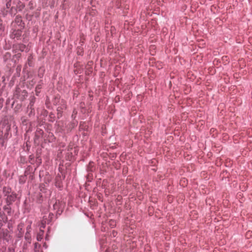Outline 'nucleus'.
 <instances>
[{"label":"nucleus","instance_id":"17","mask_svg":"<svg viewBox=\"0 0 252 252\" xmlns=\"http://www.w3.org/2000/svg\"><path fill=\"white\" fill-rule=\"evenodd\" d=\"M30 105L32 106V102L30 103Z\"/></svg>","mask_w":252,"mask_h":252},{"label":"nucleus","instance_id":"2","mask_svg":"<svg viewBox=\"0 0 252 252\" xmlns=\"http://www.w3.org/2000/svg\"><path fill=\"white\" fill-rule=\"evenodd\" d=\"M13 48L15 52L18 51L23 52L25 49L26 46L23 44H17L13 45Z\"/></svg>","mask_w":252,"mask_h":252},{"label":"nucleus","instance_id":"14","mask_svg":"<svg viewBox=\"0 0 252 252\" xmlns=\"http://www.w3.org/2000/svg\"><path fill=\"white\" fill-rule=\"evenodd\" d=\"M4 210L8 209V207H7V206H5L4 207Z\"/></svg>","mask_w":252,"mask_h":252},{"label":"nucleus","instance_id":"3","mask_svg":"<svg viewBox=\"0 0 252 252\" xmlns=\"http://www.w3.org/2000/svg\"><path fill=\"white\" fill-rule=\"evenodd\" d=\"M16 198V196L15 194H11L9 195H7L6 198V202L8 205L10 204L12 202L14 201Z\"/></svg>","mask_w":252,"mask_h":252},{"label":"nucleus","instance_id":"4","mask_svg":"<svg viewBox=\"0 0 252 252\" xmlns=\"http://www.w3.org/2000/svg\"><path fill=\"white\" fill-rule=\"evenodd\" d=\"M43 234H44V231L43 230L40 229L37 235L36 238H37V241H40L42 239Z\"/></svg>","mask_w":252,"mask_h":252},{"label":"nucleus","instance_id":"7","mask_svg":"<svg viewBox=\"0 0 252 252\" xmlns=\"http://www.w3.org/2000/svg\"><path fill=\"white\" fill-rule=\"evenodd\" d=\"M180 184L183 186H185L187 184V180L185 178H183L180 181Z\"/></svg>","mask_w":252,"mask_h":252},{"label":"nucleus","instance_id":"5","mask_svg":"<svg viewBox=\"0 0 252 252\" xmlns=\"http://www.w3.org/2000/svg\"><path fill=\"white\" fill-rule=\"evenodd\" d=\"M11 192V189L8 187H4L3 188V193L4 195H8V194Z\"/></svg>","mask_w":252,"mask_h":252},{"label":"nucleus","instance_id":"6","mask_svg":"<svg viewBox=\"0 0 252 252\" xmlns=\"http://www.w3.org/2000/svg\"><path fill=\"white\" fill-rule=\"evenodd\" d=\"M11 55L9 52H6L3 56V59L4 61H6L11 58Z\"/></svg>","mask_w":252,"mask_h":252},{"label":"nucleus","instance_id":"15","mask_svg":"<svg viewBox=\"0 0 252 252\" xmlns=\"http://www.w3.org/2000/svg\"><path fill=\"white\" fill-rule=\"evenodd\" d=\"M252 233V232L249 231L247 232V235H248L249 234H251Z\"/></svg>","mask_w":252,"mask_h":252},{"label":"nucleus","instance_id":"12","mask_svg":"<svg viewBox=\"0 0 252 252\" xmlns=\"http://www.w3.org/2000/svg\"><path fill=\"white\" fill-rule=\"evenodd\" d=\"M41 88V86L40 85H38L36 87V93H39V92L38 91V90L40 89Z\"/></svg>","mask_w":252,"mask_h":252},{"label":"nucleus","instance_id":"1","mask_svg":"<svg viewBox=\"0 0 252 252\" xmlns=\"http://www.w3.org/2000/svg\"><path fill=\"white\" fill-rule=\"evenodd\" d=\"M22 34V31L20 30H14L10 34V37L12 39H19Z\"/></svg>","mask_w":252,"mask_h":252},{"label":"nucleus","instance_id":"9","mask_svg":"<svg viewBox=\"0 0 252 252\" xmlns=\"http://www.w3.org/2000/svg\"><path fill=\"white\" fill-rule=\"evenodd\" d=\"M45 223H46V221H44V220H43L41 222V225L40 226V228H44L45 227Z\"/></svg>","mask_w":252,"mask_h":252},{"label":"nucleus","instance_id":"11","mask_svg":"<svg viewBox=\"0 0 252 252\" xmlns=\"http://www.w3.org/2000/svg\"><path fill=\"white\" fill-rule=\"evenodd\" d=\"M110 225L112 226H114L116 225V222L114 220H111L110 221Z\"/></svg>","mask_w":252,"mask_h":252},{"label":"nucleus","instance_id":"16","mask_svg":"<svg viewBox=\"0 0 252 252\" xmlns=\"http://www.w3.org/2000/svg\"><path fill=\"white\" fill-rule=\"evenodd\" d=\"M30 58H31V57H29V59H28V61H31Z\"/></svg>","mask_w":252,"mask_h":252},{"label":"nucleus","instance_id":"10","mask_svg":"<svg viewBox=\"0 0 252 252\" xmlns=\"http://www.w3.org/2000/svg\"><path fill=\"white\" fill-rule=\"evenodd\" d=\"M3 102V99L2 98H0V109L2 107Z\"/></svg>","mask_w":252,"mask_h":252},{"label":"nucleus","instance_id":"8","mask_svg":"<svg viewBox=\"0 0 252 252\" xmlns=\"http://www.w3.org/2000/svg\"><path fill=\"white\" fill-rule=\"evenodd\" d=\"M4 30V27L2 24V21L0 20V32H2Z\"/></svg>","mask_w":252,"mask_h":252},{"label":"nucleus","instance_id":"13","mask_svg":"<svg viewBox=\"0 0 252 252\" xmlns=\"http://www.w3.org/2000/svg\"><path fill=\"white\" fill-rule=\"evenodd\" d=\"M16 56H17L18 58H19L21 56V54L18 53Z\"/></svg>","mask_w":252,"mask_h":252}]
</instances>
